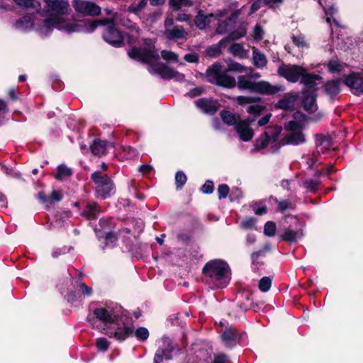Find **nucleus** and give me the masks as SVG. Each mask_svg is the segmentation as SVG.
<instances>
[{"mask_svg": "<svg viewBox=\"0 0 363 363\" xmlns=\"http://www.w3.org/2000/svg\"><path fill=\"white\" fill-rule=\"evenodd\" d=\"M46 11L50 17L42 20L41 25L36 28L38 34L45 37L51 33L54 28L67 33H92L103 21L71 20L65 15L68 13L69 5L65 0H44Z\"/></svg>", "mask_w": 363, "mask_h": 363, "instance_id": "1", "label": "nucleus"}, {"mask_svg": "<svg viewBox=\"0 0 363 363\" xmlns=\"http://www.w3.org/2000/svg\"><path fill=\"white\" fill-rule=\"evenodd\" d=\"M145 43L147 47V50L133 48L128 51L129 57L136 60L150 64L148 68L149 72L152 74H157L163 79H174L179 82L184 80V75L183 74L169 67L162 62H157L159 57L158 55L152 50L154 47L152 40H145Z\"/></svg>", "mask_w": 363, "mask_h": 363, "instance_id": "2", "label": "nucleus"}, {"mask_svg": "<svg viewBox=\"0 0 363 363\" xmlns=\"http://www.w3.org/2000/svg\"><path fill=\"white\" fill-rule=\"evenodd\" d=\"M278 74L291 82H296L301 78V83L313 87L317 84V82L321 79L318 74L308 73L307 70L301 66L282 65L278 69Z\"/></svg>", "mask_w": 363, "mask_h": 363, "instance_id": "3", "label": "nucleus"}, {"mask_svg": "<svg viewBox=\"0 0 363 363\" xmlns=\"http://www.w3.org/2000/svg\"><path fill=\"white\" fill-rule=\"evenodd\" d=\"M203 271L210 277L211 282L217 287H225L230 281V268L223 261L213 260L209 262L205 265Z\"/></svg>", "mask_w": 363, "mask_h": 363, "instance_id": "4", "label": "nucleus"}, {"mask_svg": "<svg viewBox=\"0 0 363 363\" xmlns=\"http://www.w3.org/2000/svg\"><path fill=\"white\" fill-rule=\"evenodd\" d=\"M206 78L211 83L224 87L232 88L236 85L235 79L222 71L221 65L218 63H214L208 67Z\"/></svg>", "mask_w": 363, "mask_h": 363, "instance_id": "5", "label": "nucleus"}, {"mask_svg": "<svg viewBox=\"0 0 363 363\" xmlns=\"http://www.w3.org/2000/svg\"><path fill=\"white\" fill-rule=\"evenodd\" d=\"M91 178L96 184L98 196L105 199L111 195L113 191V184L106 175L96 172L92 174Z\"/></svg>", "mask_w": 363, "mask_h": 363, "instance_id": "6", "label": "nucleus"}, {"mask_svg": "<svg viewBox=\"0 0 363 363\" xmlns=\"http://www.w3.org/2000/svg\"><path fill=\"white\" fill-rule=\"evenodd\" d=\"M72 6L79 16H97L101 13V8L96 3L86 0H73Z\"/></svg>", "mask_w": 363, "mask_h": 363, "instance_id": "7", "label": "nucleus"}, {"mask_svg": "<svg viewBox=\"0 0 363 363\" xmlns=\"http://www.w3.org/2000/svg\"><path fill=\"white\" fill-rule=\"evenodd\" d=\"M103 23L99 24V26H106L105 31L103 33V38L105 41L113 46H120L122 45L123 41V35L113 26L112 22L107 19H101Z\"/></svg>", "mask_w": 363, "mask_h": 363, "instance_id": "8", "label": "nucleus"}, {"mask_svg": "<svg viewBox=\"0 0 363 363\" xmlns=\"http://www.w3.org/2000/svg\"><path fill=\"white\" fill-rule=\"evenodd\" d=\"M173 18H167L164 21V31L163 35L165 38L169 40H178L186 39L188 33L183 27L173 26Z\"/></svg>", "mask_w": 363, "mask_h": 363, "instance_id": "9", "label": "nucleus"}, {"mask_svg": "<svg viewBox=\"0 0 363 363\" xmlns=\"http://www.w3.org/2000/svg\"><path fill=\"white\" fill-rule=\"evenodd\" d=\"M247 32L246 26H240L238 30H234L230 35L222 39L218 44L208 47L206 52V54L211 57H216L221 52V45L227 40H235L245 35Z\"/></svg>", "mask_w": 363, "mask_h": 363, "instance_id": "10", "label": "nucleus"}, {"mask_svg": "<svg viewBox=\"0 0 363 363\" xmlns=\"http://www.w3.org/2000/svg\"><path fill=\"white\" fill-rule=\"evenodd\" d=\"M110 337H113L118 341H123L133 334V329L125 325L123 321H116L112 326L105 333Z\"/></svg>", "mask_w": 363, "mask_h": 363, "instance_id": "11", "label": "nucleus"}, {"mask_svg": "<svg viewBox=\"0 0 363 363\" xmlns=\"http://www.w3.org/2000/svg\"><path fill=\"white\" fill-rule=\"evenodd\" d=\"M287 127L291 132L284 138L282 145H299L305 142V137L299 123L291 121Z\"/></svg>", "mask_w": 363, "mask_h": 363, "instance_id": "12", "label": "nucleus"}, {"mask_svg": "<svg viewBox=\"0 0 363 363\" xmlns=\"http://www.w3.org/2000/svg\"><path fill=\"white\" fill-rule=\"evenodd\" d=\"M173 350L172 342L168 338H163L160 342V346L155 355V363H161L164 359H170L171 352Z\"/></svg>", "mask_w": 363, "mask_h": 363, "instance_id": "13", "label": "nucleus"}, {"mask_svg": "<svg viewBox=\"0 0 363 363\" xmlns=\"http://www.w3.org/2000/svg\"><path fill=\"white\" fill-rule=\"evenodd\" d=\"M252 122V120L245 119L239 121L236 124L235 127V131L242 141L247 142L253 138L254 130L250 127Z\"/></svg>", "mask_w": 363, "mask_h": 363, "instance_id": "14", "label": "nucleus"}, {"mask_svg": "<svg viewBox=\"0 0 363 363\" xmlns=\"http://www.w3.org/2000/svg\"><path fill=\"white\" fill-rule=\"evenodd\" d=\"M345 84L349 86L354 94H363V72L353 73L345 77Z\"/></svg>", "mask_w": 363, "mask_h": 363, "instance_id": "15", "label": "nucleus"}, {"mask_svg": "<svg viewBox=\"0 0 363 363\" xmlns=\"http://www.w3.org/2000/svg\"><path fill=\"white\" fill-rule=\"evenodd\" d=\"M94 314L97 319L104 324H111V326L118 318V315L110 308H96L94 310Z\"/></svg>", "mask_w": 363, "mask_h": 363, "instance_id": "16", "label": "nucleus"}, {"mask_svg": "<svg viewBox=\"0 0 363 363\" xmlns=\"http://www.w3.org/2000/svg\"><path fill=\"white\" fill-rule=\"evenodd\" d=\"M281 90V86L272 85L269 82L262 80L257 82L254 92L261 94L272 95Z\"/></svg>", "mask_w": 363, "mask_h": 363, "instance_id": "17", "label": "nucleus"}, {"mask_svg": "<svg viewBox=\"0 0 363 363\" xmlns=\"http://www.w3.org/2000/svg\"><path fill=\"white\" fill-rule=\"evenodd\" d=\"M41 23L42 21L33 20L29 16H23L16 22L15 28L20 31H27L33 28L38 33L36 28Z\"/></svg>", "mask_w": 363, "mask_h": 363, "instance_id": "18", "label": "nucleus"}, {"mask_svg": "<svg viewBox=\"0 0 363 363\" xmlns=\"http://www.w3.org/2000/svg\"><path fill=\"white\" fill-rule=\"evenodd\" d=\"M195 104L201 111L210 114L216 113L219 108V104L216 101L208 99H198L195 101Z\"/></svg>", "mask_w": 363, "mask_h": 363, "instance_id": "19", "label": "nucleus"}, {"mask_svg": "<svg viewBox=\"0 0 363 363\" xmlns=\"http://www.w3.org/2000/svg\"><path fill=\"white\" fill-rule=\"evenodd\" d=\"M216 19L213 14L205 15L203 11H199L195 17L194 23L199 29H205L213 21Z\"/></svg>", "mask_w": 363, "mask_h": 363, "instance_id": "20", "label": "nucleus"}, {"mask_svg": "<svg viewBox=\"0 0 363 363\" xmlns=\"http://www.w3.org/2000/svg\"><path fill=\"white\" fill-rule=\"evenodd\" d=\"M257 82L251 80V78L247 75H240L238 77L237 86L239 89L248 90L251 92L255 91Z\"/></svg>", "mask_w": 363, "mask_h": 363, "instance_id": "21", "label": "nucleus"}, {"mask_svg": "<svg viewBox=\"0 0 363 363\" xmlns=\"http://www.w3.org/2000/svg\"><path fill=\"white\" fill-rule=\"evenodd\" d=\"M326 67L330 72L340 74L345 72L347 65L345 63L340 62L337 57H333L327 62Z\"/></svg>", "mask_w": 363, "mask_h": 363, "instance_id": "22", "label": "nucleus"}, {"mask_svg": "<svg viewBox=\"0 0 363 363\" xmlns=\"http://www.w3.org/2000/svg\"><path fill=\"white\" fill-rule=\"evenodd\" d=\"M332 146L331 138L329 136L318 135L316 136V149L318 153H323Z\"/></svg>", "mask_w": 363, "mask_h": 363, "instance_id": "23", "label": "nucleus"}, {"mask_svg": "<svg viewBox=\"0 0 363 363\" xmlns=\"http://www.w3.org/2000/svg\"><path fill=\"white\" fill-rule=\"evenodd\" d=\"M111 145L108 144L106 141L101 140H96L91 145L90 148L94 155L102 156L106 153L107 149Z\"/></svg>", "mask_w": 363, "mask_h": 363, "instance_id": "24", "label": "nucleus"}, {"mask_svg": "<svg viewBox=\"0 0 363 363\" xmlns=\"http://www.w3.org/2000/svg\"><path fill=\"white\" fill-rule=\"evenodd\" d=\"M303 236L302 230H293L290 228L285 229L281 238L283 240L289 242H296Z\"/></svg>", "mask_w": 363, "mask_h": 363, "instance_id": "25", "label": "nucleus"}, {"mask_svg": "<svg viewBox=\"0 0 363 363\" xmlns=\"http://www.w3.org/2000/svg\"><path fill=\"white\" fill-rule=\"evenodd\" d=\"M252 58L255 66L258 68H263L267 64V60L265 55L262 53L257 48L252 47Z\"/></svg>", "mask_w": 363, "mask_h": 363, "instance_id": "26", "label": "nucleus"}, {"mask_svg": "<svg viewBox=\"0 0 363 363\" xmlns=\"http://www.w3.org/2000/svg\"><path fill=\"white\" fill-rule=\"evenodd\" d=\"M223 121L228 125H236L240 121V116L228 111H223L220 113Z\"/></svg>", "mask_w": 363, "mask_h": 363, "instance_id": "27", "label": "nucleus"}, {"mask_svg": "<svg viewBox=\"0 0 363 363\" xmlns=\"http://www.w3.org/2000/svg\"><path fill=\"white\" fill-rule=\"evenodd\" d=\"M230 52L239 58H247L249 52L245 50L242 44L233 43L229 48Z\"/></svg>", "mask_w": 363, "mask_h": 363, "instance_id": "28", "label": "nucleus"}, {"mask_svg": "<svg viewBox=\"0 0 363 363\" xmlns=\"http://www.w3.org/2000/svg\"><path fill=\"white\" fill-rule=\"evenodd\" d=\"M303 106L306 110L313 112L316 110L315 98L313 92L305 93Z\"/></svg>", "mask_w": 363, "mask_h": 363, "instance_id": "29", "label": "nucleus"}, {"mask_svg": "<svg viewBox=\"0 0 363 363\" xmlns=\"http://www.w3.org/2000/svg\"><path fill=\"white\" fill-rule=\"evenodd\" d=\"M271 142L269 131H265L258 139L255 142V149L256 150H260L265 148L268 144Z\"/></svg>", "mask_w": 363, "mask_h": 363, "instance_id": "30", "label": "nucleus"}, {"mask_svg": "<svg viewBox=\"0 0 363 363\" xmlns=\"http://www.w3.org/2000/svg\"><path fill=\"white\" fill-rule=\"evenodd\" d=\"M18 6L26 9H33L38 10L40 4L35 0H13Z\"/></svg>", "mask_w": 363, "mask_h": 363, "instance_id": "31", "label": "nucleus"}, {"mask_svg": "<svg viewBox=\"0 0 363 363\" xmlns=\"http://www.w3.org/2000/svg\"><path fill=\"white\" fill-rule=\"evenodd\" d=\"M222 339L226 345L231 346L238 339V335L231 329H228L223 333Z\"/></svg>", "mask_w": 363, "mask_h": 363, "instance_id": "32", "label": "nucleus"}, {"mask_svg": "<svg viewBox=\"0 0 363 363\" xmlns=\"http://www.w3.org/2000/svg\"><path fill=\"white\" fill-rule=\"evenodd\" d=\"M169 4L173 9L178 11L183 6H192L194 1L192 0H170Z\"/></svg>", "mask_w": 363, "mask_h": 363, "instance_id": "33", "label": "nucleus"}, {"mask_svg": "<svg viewBox=\"0 0 363 363\" xmlns=\"http://www.w3.org/2000/svg\"><path fill=\"white\" fill-rule=\"evenodd\" d=\"M239 11L235 12L228 21H224L220 23L216 28V33L219 34H223L229 29V23L233 21V19L237 18Z\"/></svg>", "mask_w": 363, "mask_h": 363, "instance_id": "34", "label": "nucleus"}, {"mask_svg": "<svg viewBox=\"0 0 363 363\" xmlns=\"http://www.w3.org/2000/svg\"><path fill=\"white\" fill-rule=\"evenodd\" d=\"M71 174V169L67 167L62 164L58 167L55 177L59 180H62L69 177Z\"/></svg>", "mask_w": 363, "mask_h": 363, "instance_id": "35", "label": "nucleus"}, {"mask_svg": "<svg viewBox=\"0 0 363 363\" xmlns=\"http://www.w3.org/2000/svg\"><path fill=\"white\" fill-rule=\"evenodd\" d=\"M97 206L95 203H88L86 210L82 215L86 216L89 219L95 218L97 215Z\"/></svg>", "mask_w": 363, "mask_h": 363, "instance_id": "36", "label": "nucleus"}, {"mask_svg": "<svg viewBox=\"0 0 363 363\" xmlns=\"http://www.w3.org/2000/svg\"><path fill=\"white\" fill-rule=\"evenodd\" d=\"M250 206L254 213L258 216L265 214L267 211V206L262 201L252 203Z\"/></svg>", "mask_w": 363, "mask_h": 363, "instance_id": "37", "label": "nucleus"}, {"mask_svg": "<svg viewBox=\"0 0 363 363\" xmlns=\"http://www.w3.org/2000/svg\"><path fill=\"white\" fill-rule=\"evenodd\" d=\"M265 109V107L261 104H252L247 108V112L254 116L255 117L259 116Z\"/></svg>", "mask_w": 363, "mask_h": 363, "instance_id": "38", "label": "nucleus"}, {"mask_svg": "<svg viewBox=\"0 0 363 363\" xmlns=\"http://www.w3.org/2000/svg\"><path fill=\"white\" fill-rule=\"evenodd\" d=\"M135 337L140 341L146 340L149 337V331L146 328L140 327L135 330H133Z\"/></svg>", "mask_w": 363, "mask_h": 363, "instance_id": "39", "label": "nucleus"}, {"mask_svg": "<svg viewBox=\"0 0 363 363\" xmlns=\"http://www.w3.org/2000/svg\"><path fill=\"white\" fill-rule=\"evenodd\" d=\"M325 90L331 95L337 94L340 91V83L338 81H331L326 84Z\"/></svg>", "mask_w": 363, "mask_h": 363, "instance_id": "40", "label": "nucleus"}, {"mask_svg": "<svg viewBox=\"0 0 363 363\" xmlns=\"http://www.w3.org/2000/svg\"><path fill=\"white\" fill-rule=\"evenodd\" d=\"M147 2V0H140L138 3H133L128 8V11L136 13L145 7Z\"/></svg>", "mask_w": 363, "mask_h": 363, "instance_id": "41", "label": "nucleus"}, {"mask_svg": "<svg viewBox=\"0 0 363 363\" xmlns=\"http://www.w3.org/2000/svg\"><path fill=\"white\" fill-rule=\"evenodd\" d=\"M281 126H274L271 128H268L266 131H269L270 140L272 142H276L278 140V138L281 132Z\"/></svg>", "mask_w": 363, "mask_h": 363, "instance_id": "42", "label": "nucleus"}, {"mask_svg": "<svg viewBox=\"0 0 363 363\" xmlns=\"http://www.w3.org/2000/svg\"><path fill=\"white\" fill-rule=\"evenodd\" d=\"M123 25L131 30L130 41H135L137 39L138 34V29L136 24L130 21H127L126 23H123Z\"/></svg>", "mask_w": 363, "mask_h": 363, "instance_id": "43", "label": "nucleus"}, {"mask_svg": "<svg viewBox=\"0 0 363 363\" xmlns=\"http://www.w3.org/2000/svg\"><path fill=\"white\" fill-rule=\"evenodd\" d=\"M276 229V224L272 221H268L264 225V233L265 235L272 237L275 235Z\"/></svg>", "mask_w": 363, "mask_h": 363, "instance_id": "44", "label": "nucleus"}, {"mask_svg": "<svg viewBox=\"0 0 363 363\" xmlns=\"http://www.w3.org/2000/svg\"><path fill=\"white\" fill-rule=\"evenodd\" d=\"M293 43L299 48L303 49L308 47V43L303 35H294L292 37Z\"/></svg>", "mask_w": 363, "mask_h": 363, "instance_id": "45", "label": "nucleus"}, {"mask_svg": "<svg viewBox=\"0 0 363 363\" xmlns=\"http://www.w3.org/2000/svg\"><path fill=\"white\" fill-rule=\"evenodd\" d=\"M228 71H233V72H245L247 73L248 70H250V69L247 68L246 67H244L240 63L238 62H232L228 66Z\"/></svg>", "mask_w": 363, "mask_h": 363, "instance_id": "46", "label": "nucleus"}, {"mask_svg": "<svg viewBox=\"0 0 363 363\" xmlns=\"http://www.w3.org/2000/svg\"><path fill=\"white\" fill-rule=\"evenodd\" d=\"M272 285V281L269 277H263L259 282V289L262 292H266L269 290Z\"/></svg>", "mask_w": 363, "mask_h": 363, "instance_id": "47", "label": "nucleus"}, {"mask_svg": "<svg viewBox=\"0 0 363 363\" xmlns=\"http://www.w3.org/2000/svg\"><path fill=\"white\" fill-rule=\"evenodd\" d=\"M175 182L177 187L182 188L186 182V176L183 172L179 171L176 173Z\"/></svg>", "mask_w": 363, "mask_h": 363, "instance_id": "48", "label": "nucleus"}, {"mask_svg": "<svg viewBox=\"0 0 363 363\" xmlns=\"http://www.w3.org/2000/svg\"><path fill=\"white\" fill-rule=\"evenodd\" d=\"M162 57L167 61L177 62L178 55L169 50H162L161 52Z\"/></svg>", "mask_w": 363, "mask_h": 363, "instance_id": "49", "label": "nucleus"}, {"mask_svg": "<svg viewBox=\"0 0 363 363\" xmlns=\"http://www.w3.org/2000/svg\"><path fill=\"white\" fill-rule=\"evenodd\" d=\"M252 36L255 41L262 40L264 37L263 29L259 25L255 26Z\"/></svg>", "mask_w": 363, "mask_h": 363, "instance_id": "50", "label": "nucleus"}, {"mask_svg": "<svg viewBox=\"0 0 363 363\" xmlns=\"http://www.w3.org/2000/svg\"><path fill=\"white\" fill-rule=\"evenodd\" d=\"M96 345L98 350L102 352L106 351L109 347V342L105 338H99L96 340Z\"/></svg>", "mask_w": 363, "mask_h": 363, "instance_id": "51", "label": "nucleus"}, {"mask_svg": "<svg viewBox=\"0 0 363 363\" xmlns=\"http://www.w3.org/2000/svg\"><path fill=\"white\" fill-rule=\"evenodd\" d=\"M218 198L223 199L227 196L229 192V188L225 184L220 185L218 188Z\"/></svg>", "mask_w": 363, "mask_h": 363, "instance_id": "52", "label": "nucleus"}, {"mask_svg": "<svg viewBox=\"0 0 363 363\" xmlns=\"http://www.w3.org/2000/svg\"><path fill=\"white\" fill-rule=\"evenodd\" d=\"M214 189L213 183L211 181H207L201 187V191L204 194H211Z\"/></svg>", "mask_w": 363, "mask_h": 363, "instance_id": "53", "label": "nucleus"}, {"mask_svg": "<svg viewBox=\"0 0 363 363\" xmlns=\"http://www.w3.org/2000/svg\"><path fill=\"white\" fill-rule=\"evenodd\" d=\"M235 100L240 104L244 105L247 104H250L253 101V98L249 96H240L235 99Z\"/></svg>", "mask_w": 363, "mask_h": 363, "instance_id": "54", "label": "nucleus"}, {"mask_svg": "<svg viewBox=\"0 0 363 363\" xmlns=\"http://www.w3.org/2000/svg\"><path fill=\"white\" fill-rule=\"evenodd\" d=\"M255 220L253 218H246L242 221L241 225L245 229H249L255 225Z\"/></svg>", "mask_w": 363, "mask_h": 363, "instance_id": "55", "label": "nucleus"}, {"mask_svg": "<svg viewBox=\"0 0 363 363\" xmlns=\"http://www.w3.org/2000/svg\"><path fill=\"white\" fill-rule=\"evenodd\" d=\"M318 184L319 182L317 180H307L305 182L304 186L307 189L312 191L315 189Z\"/></svg>", "mask_w": 363, "mask_h": 363, "instance_id": "56", "label": "nucleus"}, {"mask_svg": "<svg viewBox=\"0 0 363 363\" xmlns=\"http://www.w3.org/2000/svg\"><path fill=\"white\" fill-rule=\"evenodd\" d=\"M320 5L323 8L325 11L326 15L332 14L335 11V8L333 6H329L327 8L328 5L326 4V0H318Z\"/></svg>", "mask_w": 363, "mask_h": 363, "instance_id": "57", "label": "nucleus"}, {"mask_svg": "<svg viewBox=\"0 0 363 363\" xmlns=\"http://www.w3.org/2000/svg\"><path fill=\"white\" fill-rule=\"evenodd\" d=\"M63 194L61 191H53L50 196L52 201H60L62 199Z\"/></svg>", "mask_w": 363, "mask_h": 363, "instance_id": "58", "label": "nucleus"}, {"mask_svg": "<svg viewBox=\"0 0 363 363\" xmlns=\"http://www.w3.org/2000/svg\"><path fill=\"white\" fill-rule=\"evenodd\" d=\"M184 60L190 63L197 62L199 60V56L196 53L186 54L184 55Z\"/></svg>", "mask_w": 363, "mask_h": 363, "instance_id": "59", "label": "nucleus"}, {"mask_svg": "<svg viewBox=\"0 0 363 363\" xmlns=\"http://www.w3.org/2000/svg\"><path fill=\"white\" fill-rule=\"evenodd\" d=\"M277 106L282 109H288L291 106V103L289 100H281L278 102Z\"/></svg>", "mask_w": 363, "mask_h": 363, "instance_id": "60", "label": "nucleus"}, {"mask_svg": "<svg viewBox=\"0 0 363 363\" xmlns=\"http://www.w3.org/2000/svg\"><path fill=\"white\" fill-rule=\"evenodd\" d=\"M271 117H272V114L268 113L266 116H264V117L261 118L257 122L259 126H264V125H267L269 122Z\"/></svg>", "mask_w": 363, "mask_h": 363, "instance_id": "61", "label": "nucleus"}, {"mask_svg": "<svg viewBox=\"0 0 363 363\" xmlns=\"http://www.w3.org/2000/svg\"><path fill=\"white\" fill-rule=\"evenodd\" d=\"M125 151L127 152L128 157L130 159L133 158L134 157L138 155L137 151L134 148H132L130 147H127L125 149Z\"/></svg>", "mask_w": 363, "mask_h": 363, "instance_id": "62", "label": "nucleus"}, {"mask_svg": "<svg viewBox=\"0 0 363 363\" xmlns=\"http://www.w3.org/2000/svg\"><path fill=\"white\" fill-rule=\"evenodd\" d=\"M290 203L288 201H281L279 203V208L281 211L286 210L289 207Z\"/></svg>", "mask_w": 363, "mask_h": 363, "instance_id": "63", "label": "nucleus"}, {"mask_svg": "<svg viewBox=\"0 0 363 363\" xmlns=\"http://www.w3.org/2000/svg\"><path fill=\"white\" fill-rule=\"evenodd\" d=\"M226 360V357L223 354H219L215 357L214 361L213 363H225Z\"/></svg>", "mask_w": 363, "mask_h": 363, "instance_id": "64", "label": "nucleus"}]
</instances>
